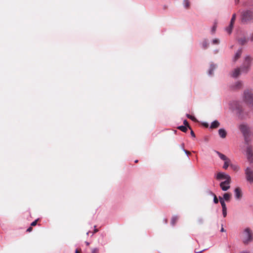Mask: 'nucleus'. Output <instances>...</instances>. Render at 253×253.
I'll return each instance as SVG.
<instances>
[{"label": "nucleus", "instance_id": "72a5a7b5", "mask_svg": "<svg viewBox=\"0 0 253 253\" xmlns=\"http://www.w3.org/2000/svg\"><path fill=\"white\" fill-rule=\"evenodd\" d=\"M91 253H98V249L97 248L92 249Z\"/></svg>", "mask_w": 253, "mask_h": 253}, {"label": "nucleus", "instance_id": "423d86ee", "mask_svg": "<svg viewBox=\"0 0 253 253\" xmlns=\"http://www.w3.org/2000/svg\"><path fill=\"white\" fill-rule=\"evenodd\" d=\"M245 174L247 181L253 183V169L250 167H247L245 169Z\"/></svg>", "mask_w": 253, "mask_h": 253}, {"label": "nucleus", "instance_id": "9b49d317", "mask_svg": "<svg viewBox=\"0 0 253 253\" xmlns=\"http://www.w3.org/2000/svg\"><path fill=\"white\" fill-rule=\"evenodd\" d=\"M234 194L235 199L236 200H240L242 197V193L241 189L239 187L236 188L234 190Z\"/></svg>", "mask_w": 253, "mask_h": 253}, {"label": "nucleus", "instance_id": "ea45409f", "mask_svg": "<svg viewBox=\"0 0 253 253\" xmlns=\"http://www.w3.org/2000/svg\"><path fill=\"white\" fill-rule=\"evenodd\" d=\"M181 149L183 150V149H184V144L183 143L181 144Z\"/></svg>", "mask_w": 253, "mask_h": 253}, {"label": "nucleus", "instance_id": "4c0bfd02", "mask_svg": "<svg viewBox=\"0 0 253 253\" xmlns=\"http://www.w3.org/2000/svg\"><path fill=\"white\" fill-rule=\"evenodd\" d=\"M191 135H192V136H193L194 137H195V134H194V133L193 130L191 131Z\"/></svg>", "mask_w": 253, "mask_h": 253}, {"label": "nucleus", "instance_id": "393cba45", "mask_svg": "<svg viewBox=\"0 0 253 253\" xmlns=\"http://www.w3.org/2000/svg\"><path fill=\"white\" fill-rule=\"evenodd\" d=\"M178 128L183 132H186L187 128L186 126H181L178 127Z\"/></svg>", "mask_w": 253, "mask_h": 253}, {"label": "nucleus", "instance_id": "f03ea898", "mask_svg": "<svg viewBox=\"0 0 253 253\" xmlns=\"http://www.w3.org/2000/svg\"><path fill=\"white\" fill-rule=\"evenodd\" d=\"M239 128L243 133L246 143L248 144L251 135L250 127L247 124H242L239 126Z\"/></svg>", "mask_w": 253, "mask_h": 253}, {"label": "nucleus", "instance_id": "a18cd8bd", "mask_svg": "<svg viewBox=\"0 0 253 253\" xmlns=\"http://www.w3.org/2000/svg\"><path fill=\"white\" fill-rule=\"evenodd\" d=\"M85 244L87 246L89 245V243L87 242H85Z\"/></svg>", "mask_w": 253, "mask_h": 253}, {"label": "nucleus", "instance_id": "c9c22d12", "mask_svg": "<svg viewBox=\"0 0 253 253\" xmlns=\"http://www.w3.org/2000/svg\"><path fill=\"white\" fill-rule=\"evenodd\" d=\"M183 124L184 125H185L184 126H188L189 128L190 127L189 126H188V122L186 120H184V122H183Z\"/></svg>", "mask_w": 253, "mask_h": 253}, {"label": "nucleus", "instance_id": "ddd939ff", "mask_svg": "<svg viewBox=\"0 0 253 253\" xmlns=\"http://www.w3.org/2000/svg\"><path fill=\"white\" fill-rule=\"evenodd\" d=\"M215 153L218 155V157L221 160H223L224 162L230 161V160L225 155L220 153L218 151H215Z\"/></svg>", "mask_w": 253, "mask_h": 253}, {"label": "nucleus", "instance_id": "9d476101", "mask_svg": "<svg viewBox=\"0 0 253 253\" xmlns=\"http://www.w3.org/2000/svg\"><path fill=\"white\" fill-rule=\"evenodd\" d=\"M242 73L241 67V68H235L231 72V76L234 78H236L239 77V76Z\"/></svg>", "mask_w": 253, "mask_h": 253}, {"label": "nucleus", "instance_id": "4468645a", "mask_svg": "<svg viewBox=\"0 0 253 253\" xmlns=\"http://www.w3.org/2000/svg\"><path fill=\"white\" fill-rule=\"evenodd\" d=\"M242 52V48L239 49L233 58V61L235 62L240 57Z\"/></svg>", "mask_w": 253, "mask_h": 253}, {"label": "nucleus", "instance_id": "2f4dec72", "mask_svg": "<svg viewBox=\"0 0 253 253\" xmlns=\"http://www.w3.org/2000/svg\"><path fill=\"white\" fill-rule=\"evenodd\" d=\"M222 214L224 217H226L227 215V209H222Z\"/></svg>", "mask_w": 253, "mask_h": 253}, {"label": "nucleus", "instance_id": "f257e3e1", "mask_svg": "<svg viewBox=\"0 0 253 253\" xmlns=\"http://www.w3.org/2000/svg\"><path fill=\"white\" fill-rule=\"evenodd\" d=\"M253 58L250 55H247L244 57V61L241 66L242 72L243 74L248 73L251 69Z\"/></svg>", "mask_w": 253, "mask_h": 253}, {"label": "nucleus", "instance_id": "473e14b6", "mask_svg": "<svg viewBox=\"0 0 253 253\" xmlns=\"http://www.w3.org/2000/svg\"><path fill=\"white\" fill-rule=\"evenodd\" d=\"M213 202L215 204H217L218 203V200L215 195H214Z\"/></svg>", "mask_w": 253, "mask_h": 253}, {"label": "nucleus", "instance_id": "cd10ccee", "mask_svg": "<svg viewBox=\"0 0 253 253\" xmlns=\"http://www.w3.org/2000/svg\"><path fill=\"white\" fill-rule=\"evenodd\" d=\"M202 44V47L203 48L205 49V48H207L208 44L206 40L203 42Z\"/></svg>", "mask_w": 253, "mask_h": 253}, {"label": "nucleus", "instance_id": "e433bc0d", "mask_svg": "<svg viewBox=\"0 0 253 253\" xmlns=\"http://www.w3.org/2000/svg\"><path fill=\"white\" fill-rule=\"evenodd\" d=\"M183 151L185 152V153L187 156H188V155H189V154H190V153L189 151H188L186 150H185V149H183Z\"/></svg>", "mask_w": 253, "mask_h": 253}, {"label": "nucleus", "instance_id": "dca6fc26", "mask_svg": "<svg viewBox=\"0 0 253 253\" xmlns=\"http://www.w3.org/2000/svg\"><path fill=\"white\" fill-rule=\"evenodd\" d=\"M231 197V195L228 193H226L223 194V197L222 198L224 199V201H226L228 202L230 201V198Z\"/></svg>", "mask_w": 253, "mask_h": 253}, {"label": "nucleus", "instance_id": "4be33fe9", "mask_svg": "<svg viewBox=\"0 0 253 253\" xmlns=\"http://www.w3.org/2000/svg\"><path fill=\"white\" fill-rule=\"evenodd\" d=\"M231 164V161L224 162V165L223 166V168L225 169H227L229 166H230Z\"/></svg>", "mask_w": 253, "mask_h": 253}, {"label": "nucleus", "instance_id": "c756f323", "mask_svg": "<svg viewBox=\"0 0 253 253\" xmlns=\"http://www.w3.org/2000/svg\"><path fill=\"white\" fill-rule=\"evenodd\" d=\"M219 42V40L218 39H213L212 41V44H218Z\"/></svg>", "mask_w": 253, "mask_h": 253}, {"label": "nucleus", "instance_id": "79ce46f5", "mask_svg": "<svg viewBox=\"0 0 253 253\" xmlns=\"http://www.w3.org/2000/svg\"><path fill=\"white\" fill-rule=\"evenodd\" d=\"M235 2L237 4L239 2V0H235Z\"/></svg>", "mask_w": 253, "mask_h": 253}, {"label": "nucleus", "instance_id": "09e8293b", "mask_svg": "<svg viewBox=\"0 0 253 253\" xmlns=\"http://www.w3.org/2000/svg\"><path fill=\"white\" fill-rule=\"evenodd\" d=\"M165 222H166V223H167V220H165Z\"/></svg>", "mask_w": 253, "mask_h": 253}, {"label": "nucleus", "instance_id": "1a4fd4ad", "mask_svg": "<svg viewBox=\"0 0 253 253\" xmlns=\"http://www.w3.org/2000/svg\"><path fill=\"white\" fill-rule=\"evenodd\" d=\"M231 180H224L220 183V187L224 191H227L230 187Z\"/></svg>", "mask_w": 253, "mask_h": 253}, {"label": "nucleus", "instance_id": "a878e982", "mask_svg": "<svg viewBox=\"0 0 253 253\" xmlns=\"http://www.w3.org/2000/svg\"><path fill=\"white\" fill-rule=\"evenodd\" d=\"M178 217L177 216H173L171 220V224L172 225H174Z\"/></svg>", "mask_w": 253, "mask_h": 253}, {"label": "nucleus", "instance_id": "49530a36", "mask_svg": "<svg viewBox=\"0 0 253 253\" xmlns=\"http://www.w3.org/2000/svg\"><path fill=\"white\" fill-rule=\"evenodd\" d=\"M75 253H79V252H78L77 250H76Z\"/></svg>", "mask_w": 253, "mask_h": 253}, {"label": "nucleus", "instance_id": "20e7f679", "mask_svg": "<svg viewBox=\"0 0 253 253\" xmlns=\"http://www.w3.org/2000/svg\"><path fill=\"white\" fill-rule=\"evenodd\" d=\"M242 239L244 243L247 244L253 240V233L250 228H246L242 233Z\"/></svg>", "mask_w": 253, "mask_h": 253}, {"label": "nucleus", "instance_id": "7ed1b4c3", "mask_svg": "<svg viewBox=\"0 0 253 253\" xmlns=\"http://www.w3.org/2000/svg\"><path fill=\"white\" fill-rule=\"evenodd\" d=\"M243 99L244 101L253 109V90H245L243 94Z\"/></svg>", "mask_w": 253, "mask_h": 253}, {"label": "nucleus", "instance_id": "5701e85b", "mask_svg": "<svg viewBox=\"0 0 253 253\" xmlns=\"http://www.w3.org/2000/svg\"><path fill=\"white\" fill-rule=\"evenodd\" d=\"M232 28L233 26H231V24H230L229 26L225 29V30L228 34H230L232 32Z\"/></svg>", "mask_w": 253, "mask_h": 253}, {"label": "nucleus", "instance_id": "6ab92c4d", "mask_svg": "<svg viewBox=\"0 0 253 253\" xmlns=\"http://www.w3.org/2000/svg\"><path fill=\"white\" fill-rule=\"evenodd\" d=\"M216 66L213 64H211L210 68L209 70V75H212L213 70L215 69Z\"/></svg>", "mask_w": 253, "mask_h": 253}, {"label": "nucleus", "instance_id": "f704fd0d", "mask_svg": "<svg viewBox=\"0 0 253 253\" xmlns=\"http://www.w3.org/2000/svg\"><path fill=\"white\" fill-rule=\"evenodd\" d=\"M37 220H35V221H34L33 222H32L31 224V226H35L36 224H37Z\"/></svg>", "mask_w": 253, "mask_h": 253}, {"label": "nucleus", "instance_id": "aec40b11", "mask_svg": "<svg viewBox=\"0 0 253 253\" xmlns=\"http://www.w3.org/2000/svg\"><path fill=\"white\" fill-rule=\"evenodd\" d=\"M183 4L184 7L186 9L190 7V3L189 0H183Z\"/></svg>", "mask_w": 253, "mask_h": 253}, {"label": "nucleus", "instance_id": "37998d69", "mask_svg": "<svg viewBox=\"0 0 253 253\" xmlns=\"http://www.w3.org/2000/svg\"><path fill=\"white\" fill-rule=\"evenodd\" d=\"M95 229H94V232H96L98 231L97 229H95L96 226H94Z\"/></svg>", "mask_w": 253, "mask_h": 253}, {"label": "nucleus", "instance_id": "bb28decb", "mask_svg": "<svg viewBox=\"0 0 253 253\" xmlns=\"http://www.w3.org/2000/svg\"><path fill=\"white\" fill-rule=\"evenodd\" d=\"M235 18H236V15H235V14H234L232 15V18H231V21H230V24H231V26H233V24L235 22Z\"/></svg>", "mask_w": 253, "mask_h": 253}, {"label": "nucleus", "instance_id": "f3484780", "mask_svg": "<svg viewBox=\"0 0 253 253\" xmlns=\"http://www.w3.org/2000/svg\"><path fill=\"white\" fill-rule=\"evenodd\" d=\"M219 126V123L217 121H214L212 122L211 125V128H217Z\"/></svg>", "mask_w": 253, "mask_h": 253}, {"label": "nucleus", "instance_id": "2eb2a0df", "mask_svg": "<svg viewBox=\"0 0 253 253\" xmlns=\"http://www.w3.org/2000/svg\"><path fill=\"white\" fill-rule=\"evenodd\" d=\"M218 133L220 136L222 138H225L226 136V132L223 128H220L218 130Z\"/></svg>", "mask_w": 253, "mask_h": 253}, {"label": "nucleus", "instance_id": "0eeeda50", "mask_svg": "<svg viewBox=\"0 0 253 253\" xmlns=\"http://www.w3.org/2000/svg\"><path fill=\"white\" fill-rule=\"evenodd\" d=\"M246 155L248 161L250 164H253V150L251 146L247 147Z\"/></svg>", "mask_w": 253, "mask_h": 253}, {"label": "nucleus", "instance_id": "f8f14e48", "mask_svg": "<svg viewBox=\"0 0 253 253\" xmlns=\"http://www.w3.org/2000/svg\"><path fill=\"white\" fill-rule=\"evenodd\" d=\"M243 86V83L242 81H238L235 82L234 84L231 85V88L232 89H238L241 88Z\"/></svg>", "mask_w": 253, "mask_h": 253}, {"label": "nucleus", "instance_id": "58836bf2", "mask_svg": "<svg viewBox=\"0 0 253 253\" xmlns=\"http://www.w3.org/2000/svg\"><path fill=\"white\" fill-rule=\"evenodd\" d=\"M31 230H32V228L31 227H29V228L27 229V232H30Z\"/></svg>", "mask_w": 253, "mask_h": 253}, {"label": "nucleus", "instance_id": "de8ad7c7", "mask_svg": "<svg viewBox=\"0 0 253 253\" xmlns=\"http://www.w3.org/2000/svg\"><path fill=\"white\" fill-rule=\"evenodd\" d=\"M138 162V160L135 161V163H137Z\"/></svg>", "mask_w": 253, "mask_h": 253}, {"label": "nucleus", "instance_id": "7c9ffc66", "mask_svg": "<svg viewBox=\"0 0 253 253\" xmlns=\"http://www.w3.org/2000/svg\"><path fill=\"white\" fill-rule=\"evenodd\" d=\"M216 29V24H214L211 28V33L212 34L214 33V32H215Z\"/></svg>", "mask_w": 253, "mask_h": 253}, {"label": "nucleus", "instance_id": "6e6552de", "mask_svg": "<svg viewBox=\"0 0 253 253\" xmlns=\"http://www.w3.org/2000/svg\"><path fill=\"white\" fill-rule=\"evenodd\" d=\"M216 178L217 180H231L230 176L223 172H219L217 173Z\"/></svg>", "mask_w": 253, "mask_h": 253}, {"label": "nucleus", "instance_id": "a211bd4d", "mask_svg": "<svg viewBox=\"0 0 253 253\" xmlns=\"http://www.w3.org/2000/svg\"><path fill=\"white\" fill-rule=\"evenodd\" d=\"M219 201H220V203L221 207H222V209H227L226 207V204H225V201H224V199H222V197H219Z\"/></svg>", "mask_w": 253, "mask_h": 253}, {"label": "nucleus", "instance_id": "39448f33", "mask_svg": "<svg viewBox=\"0 0 253 253\" xmlns=\"http://www.w3.org/2000/svg\"><path fill=\"white\" fill-rule=\"evenodd\" d=\"M253 18V12L251 10H245L242 14V21L246 23Z\"/></svg>", "mask_w": 253, "mask_h": 253}, {"label": "nucleus", "instance_id": "c03bdc74", "mask_svg": "<svg viewBox=\"0 0 253 253\" xmlns=\"http://www.w3.org/2000/svg\"><path fill=\"white\" fill-rule=\"evenodd\" d=\"M224 231V230L223 228V227H222V228H221V232H223Z\"/></svg>", "mask_w": 253, "mask_h": 253}, {"label": "nucleus", "instance_id": "b1692460", "mask_svg": "<svg viewBox=\"0 0 253 253\" xmlns=\"http://www.w3.org/2000/svg\"><path fill=\"white\" fill-rule=\"evenodd\" d=\"M238 42L241 45H244L245 43H246L247 41L245 38H241V39H239L238 40Z\"/></svg>", "mask_w": 253, "mask_h": 253}, {"label": "nucleus", "instance_id": "a19ab883", "mask_svg": "<svg viewBox=\"0 0 253 253\" xmlns=\"http://www.w3.org/2000/svg\"><path fill=\"white\" fill-rule=\"evenodd\" d=\"M250 39L252 41H253V34L252 35L251 38H250Z\"/></svg>", "mask_w": 253, "mask_h": 253}, {"label": "nucleus", "instance_id": "c85d7f7f", "mask_svg": "<svg viewBox=\"0 0 253 253\" xmlns=\"http://www.w3.org/2000/svg\"><path fill=\"white\" fill-rule=\"evenodd\" d=\"M186 116L188 118L191 119V120H192L193 121H196V119L195 118V117L193 116H191L189 114H187Z\"/></svg>", "mask_w": 253, "mask_h": 253}, {"label": "nucleus", "instance_id": "412c9836", "mask_svg": "<svg viewBox=\"0 0 253 253\" xmlns=\"http://www.w3.org/2000/svg\"><path fill=\"white\" fill-rule=\"evenodd\" d=\"M230 167L232 168L233 170L235 171H238L240 169V167L237 165L231 164L230 165Z\"/></svg>", "mask_w": 253, "mask_h": 253}]
</instances>
